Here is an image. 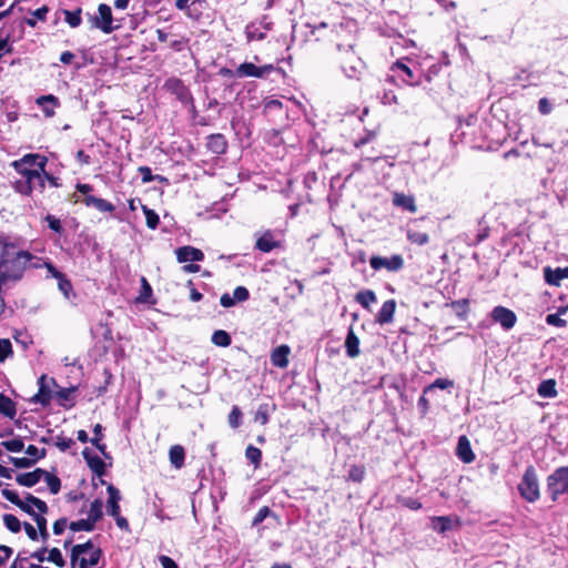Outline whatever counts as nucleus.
I'll return each mask as SVG.
<instances>
[{"instance_id":"obj_1","label":"nucleus","mask_w":568,"mask_h":568,"mask_svg":"<svg viewBox=\"0 0 568 568\" xmlns=\"http://www.w3.org/2000/svg\"><path fill=\"white\" fill-rule=\"evenodd\" d=\"M34 258L32 253L19 250L14 243H4L0 253V294L9 283L14 284L23 277L27 265Z\"/></svg>"},{"instance_id":"obj_2","label":"nucleus","mask_w":568,"mask_h":568,"mask_svg":"<svg viewBox=\"0 0 568 568\" xmlns=\"http://www.w3.org/2000/svg\"><path fill=\"white\" fill-rule=\"evenodd\" d=\"M1 494L8 501L12 503L17 507H19L23 513L28 514L33 518L38 527V537L40 536L43 541H47L49 538V531L47 528L48 521L45 517L36 513L34 509L27 503H23V500L20 499L17 491L3 488Z\"/></svg>"},{"instance_id":"obj_3","label":"nucleus","mask_w":568,"mask_h":568,"mask_svg":"<svg viewBox=\"0 0 568 568\" xmlns=\"http://www.w3.org/2000/svg\"><path fill=\"white\" fill-rule=\"evenodd\" d=\"M423 72L417 63L408 58L398 59L393 62V81L395 78L402 80L407 85H418L422 81Z\"/></svg>"},{"instance_id":"obj_4","label":"nucleus","mask_w":568,"mask_h":568,"mask_svg":"<svg viewBox=\"0 0 568 568\" xmlns=\"http://www.w3.org/2000/svg\"><path fill=\"white\" fill-rule=\"evenodd\" d=\"M520 496L528 503H535L540 497L539 481L535 467L529 465L518 484Z\"/></svg>"},{"instance_id":"obj_5","label":"nucleus","mask_w":568,"mask_h":568,"mask_svg":"<svg viewBox=\"0 0 568 568\" xmlns=\"http://www.w3.org/2000/svg\"><path fill=\"white\" fill-rule=\"evenodd\" d=\"M547 493L551 501H557L559 496L568 494V466L556 468L547 477Z\"/></svg>"},{"instance_id":"obj_6","label":"nucleus","mask_w":568,"mask_h":568,"mask_svg":"<svg viewBox=\"0 0 568 568\" xmlns=\"http://www.w3.org/2000/svg\"><path fill=\"white\" fill-rule=\"evenodd\" d=\"M164 88L183 104H191L194 108V99L190 89L179 78H169Z\"/></svg>"},{"instance_id":"obj_7","label":"nucleus","mask_w":568,"mask_h":568,"mask_svg":"<svg viewBox=\"0 0 568 568\" xmlns=\"http://www.w3.org/2000/svg\"><path fill=\"white\" fill-rule=\"evenodd\" d=\"M277 70L273 64L257 67L252 62H243L235 70L237 78L253 77L258 79L266 78L271 72Z\"/></svg>"},{"instance_id":"obj_8","label":"nucleus","mask_w":568,"mask_h":568,"mask_svg":"<svg viewBox=\"0 0 568 568\" xmlns=\"http://www.w3.org/2000/svg\"><path fill=\"white\" fill-rule=\"evenodd\" d=\"M489 316L491 321L499 324L504 331H510L517 323L515 312L501 305L495 306Z\"/></svg>"},{"instance_id":"obj_9","label":"nucleus","mask_w":568,"mask_h":568,"mask_svg":"<svg viewBox=\"0 0 568 568\" xmlns=\"http://www.w3.org/2000/svg\"><path fill=\"white\" fill-rule=\"evenodd\" d=\"M250 298V292L245 286H237L235 287L233 292V296H231L229 293L222 294L220 298V304L225 307L230 308L236 304V302L242 303Z\"/></svg>"},{"instance_id":"obj_10","label":"nucleus","mask_w":568,"mask_h":568,"mask_svg":"<svg viewBox=\"0 0 568 568\" xmlns=\"http://www.w3.org/2000/svg\"><path fill=\"white\" fill-rule=\"evenodd\" d=\"M98 12H99V20H100V24H101L100 30L103 33L109 34L119 28L118 26H113L112 10H111L110 6H108L105 3L99 4Z\"/></svg>"},{"instance_id":"obj_11","label":"nucleus","mask_w":568,"mask_h":568,"mask_svg":"<svg viewBox=\"0 0 568 568\" xmlns=\"http://www.w3.org/2000/svg\"><path fill=\"white\" fill-rule=\"evenodd\" d=\"M179 263L200 262L204 260V253L196 247L185 245L175 251Z\"/></svg>"},{"instance_id":"obj_12","label":"nucleus","mask_w":568,"mask_h":568,"mask_svg":"<svg viewBox=\"0 0 568 568\" xmlns=\"http://www.w3.org/2000/svg\"><path fill=\"white\" fill-rule=\"evenodd\" d=\"M542 273L544 280L548 285L560 286L561 281L568 278V266L557 268L545 266Z\"/></svg>"},{"instance_id":"obj_13","label":"nucleus","mask_w":568,"mask_h":568,"mask_svg":"<svg viewBox=\"0 0 568 568\" xmlns=\"http://www.w3.org/2000/svg\"><path fill=\"white\" fill-rule=\"evenodd\" d=\"M39 389L38 393L33 395L30 399L32 403L40 404L43 407L48 406L52 398V392L50 386L47 384V376L41 375L38 379Z\"/></svg>"},{"instance_id":"obj_14","label":"nucleus","mask_w":568,"mask_h":568,"mask_svg":"<svg viewBox=\"0 0 568 568\" xmlns=\"http://www.w3.org/2000/svg\"><path fill=\"white\" fill-rule=\"evenodd\" d=\"M47 475V470L43 468H36L29 473H21L16 476V481L18 485L31 488L36 486L41 478Z\"/></svg>"},{"instance_id":"obj_15","label":"nucleus","mask_w":568,"mask_h":568,"mask_svg":"<svg viewBox=\"0 0 568 568\" xmlns=\"http://www.w3.org/2000/svg\"><path fill=\"white\" fill-rule=\"evenodd\" d=\"M79 201H81L88 207H94L99 212L112 213L115 211V206L111 202L101 197H97L94 195H87L83 196L81 200L75 199V202Z\"/></svg>"},{"instance_id":"obj_16","label":"nucleus","mask_w":568,"mask_h":568,"mask_svg":"<svg viewBox=\"0 0 568 568\" xmlns=\"http://www.w3.org/2000/svg\"><path fill=\"white\" fill-rule=\"evenodd\" d=\"M280 246L281 242L274 239V234L270 230L265 231L255 242V248L263 253H270Z\"/></svg>"},{"instance_id":"obj_17","label":"nucleus","mask_w":568,"mask_h":568,"mask_svg":"<svg viewBox=\"0 0 568 568\" xmlns=\"http://www.w3.org/2000/svg\"><path fill=\"white\" fill-rule=\"evenodd\" d=\"M393 205L402 209L403 211H407L409 213H415L417 211L415 197L412 194L393 192Z\"/></svg>"},{"instance_id":"obj_18","label":"nucleus","mask_w":568,"mask_h":568,"mask_svg":"<svg viewBox=\"0 0 568 568\" xmlns=\"http://www.w3.org/2000/svg\"><path fill=\"white\" fill-rule=\"evenodd\" d=\"M206 148L213 154L222 155L226 153L227 150V141L225 136L221 133L210 134L207 136Z\"/></svg>"},{"instance_id":"obj_19","label":"nucleus","mask_w":568,"mask_h":568,"mask_svg":"<svg viewBox=\"0 0 568 568\" xmlns=\"http://www.w3.org/2000/svg\"><path fill=\"white\" fill-rule=\"evenodd\" d=\"M418 220L412 221L406 229L407 240L417 245H425L429 242V236L426 232H422L416 229Z\"/></svg>"},{"instance_id":"obj_20","label":"nucleus","mask_w":568,"mask_h":568,"mask_svg":"<svg viewBox=\"0 0 568 568\" xmlns=\"http://www.w3.org/2000/svg\"><path fill=\"white\" fill-rule=\"evenodd\" d=\"M23 180H17L12 186L17 193L29 196L33 191L37 174L36 172H23Z\"/></svg>"},{"instance_id":"obj_21","label":"nucleus","mask_w":568,"mask_h":568,"mask_svg":"<svg viewBox=\"0 0 568 568\" xmlns=\"http://www.w3.org/2000/svg\"><path fill=\"white\" fill-rule=\"evenodd\" d=\"M456 455L462 462L466 464L475 460V454L473 453L470 443L465 435L458 438Z\"/></svg>"},{"instance_id":"obj_22","label":"nucleus","mask_w":568,"mask_h":568,"mask_svg":"<svg viewBox=\"0 0 568 568\" xmlns=\"http://www.w3.org/2000/svg\"><path fill=\"white\" fill-rule=\"evenodd\" d=\"M290 347L287 345H280L273 349L271 354V362L274 366L285 368L288 365Z\"/></svg>"},{"instance_id":"obj_23","label":"nucleus","mask_w":568,"mask_h":568,"mask_svg":"<svg viewBox=\"0 0 568 568\" xmlns=\"http://www.w3.org/2000/svg\"><path fill=\"white\" fill-rule=\"evenodd\" d=\"M36 103L42 108L47 116H52L54 114L53 109L60 105L59 99L53 94L41 95L36 100Z\"/></svg>"},{"instance_id":"obj_24","label":"nucleus","mask_w":568,"mask_h":568,"mask_svg":"<svg viewBox=\"0 0 568 568\" xmlns=\"http://www.w3.org/2000/svg\"><path fill=\"white\" fill-rule=\"evenodd\" d=\"M169 459L175 469H181L184 466L185 449L182 445H173L169 450Z\"/></svg>"},{"instance_id":"obj_25","label":"nucleus","mask_w":568,"mask_h":568,"mask_svg":"<svg viewBox=\"0 0 568 568\" xmlns=\"http://www.w3.org/2000/svg\"><path fill=\"white\" fill-rule=\"evenodd\" d=\"M445 306L452 308L454 311V313L456 314V316L462 321H465L468 316V313H469V300L468 298L452 301L449 303H446Z\"/></svg>"},{"instance_id":"obj_26","label":"nucleus","mask_w":568,"mask_h":568,"mask_svg":"<svg viewBox=\"0 0 568 568\" xmlns=\"http://www.w3.org/2000/svg\"><path fill=\"white\" fill-rule=\"evenodd\" d=\"M20 162L21 163L19 164V166H22L23 163H27V165H29L30 168L36 166L34 170L43 171V168L47 166L48 159L47 156L38 153H28L20 159Z\"/></svg>"},{"instance_id":"obj_27","label":"nucleus","mask_w":568,"mask_h":568,"mask_svg":"<svg viewBox=\"0 0 568 568\" xmlns=\"http://www.w3.org/2000/svg\"><path fill=\"white\" fill-rule=\"evenodd\" d=\"M345 351L346 355L351 358H354L359 354V338L354 333L353 328H349L346 335Z\"/></svg>"},{"instance_id":"obj_28","label":"nucleus","mask_w":568,"mask_h":568,"mask_svg":"<svg viewBox=\"0 0 568 568\" xmlns=\"http://www.w3.org/2000/svg\"><path fill=\"white\" fill-rule=\"evenodd\" d=\"M455 523L449 516L433 517L432 528L438 534H445L453 529Z\"/></svg>"},{"instance_id":"obj_29","label":"nucleus","mask_w":568,"mask_h":568,"mask_svg":"<svg viewBox=\"0 0 568 568\" xmlns=\"http://www.w3.org/2000/svg\"><path fill=\"white\" fill-rule=\"evenodd\" d=\"M0 414L10 419L17 415V404L3 393H0Z\"/></svg>"},{"instance_id":"obj_30","label":"nucleus","mask_w":568,"mask_h":568,"mask_svg":"<svg viewBox=\"0 0 568 568\" xmlns=\"http://www.w3.org/2000/svg\"><path fill=\"white\" fill-rule=\"evenodd\" d=\"M58 287L68 301L73 305H77L78 294L74 292L72 283L67 276L64 278H60Z\"/></svg>"},{"instance_id":"obj_31","label":"nucleus","mask_w":568,"mask_h":568,"mask_svg":"<svg viewBox=\"0 0 568 568\" xmlns=\"http://www.w3.org/2000/svg\"><path fill=\"white\" fill-rule=\"evenodd\" d=\"M537 393L542 398H554L557 396L556 389V381L555 379H545L542 381L537 388Z\"/></svg>"},{"instance_id":"obj_32","label":"nucleus","mask_w":568,"mask_h":568,"mask_svg":"<svg viewBox=\"0 0 568 568\" xmlns=\"http://www.w3.org/2000/svg\"><path fill=\"white\" fill-rule=\"evenodd\" d=\"M274 404L263 403L260 404L254 416V420L261 423L262 425H266L270 420V413L275 410Z\"/></svg>"},{"instance_id":"obj_33","label":"nucleus","mask_w":568,"mask_h":568,"mask_svg":"<svg viewBox=\"0 0 568 568\" xmlns=\"http://www.w3.org/2000/svg\"><path fill=\"white\" fill-rule=\"evenodd\" d=\"M489 226L485 222V216L480 217L478 221V231L471 240L470 245H478L484 242L489 236Z\"/></svg>"},{"instance_id":"obj_34","label":"nucleus","mask_w":568,"mask_h":568,"mask_svg":"<svg viewBox=\"0 0 568 568\" xmlns=\"http://www.w3.org/2000/svg\"><path fill=\"white\" fill-rule=\"evenodd\" d=\"M102 508H103V503L100 498H97L91 503L88 518L90 519V521L92 524L95 525V523H98L99 520L102 519V517H103Z\"/></svg>"},{"instance_id":"obj_35","label":"nucleus","mask_w":568,"mask_h":568,"mask_svg":"<svg viewBox=\"0 0 568 568\" xmlns=\"http://www.w3.org/2000/svg\"><path fill=\"white\" fill-rule=\"evenodd\" d=\"M211 342L220 347H227L232 343L230 333L224 329H216L211 337Z\"/></svg>"},{"instance_id":"obj_36","label":"nucleus","mask_w":568,"mask_h":568,"mask_svg":"<svg viewBox=\"0 0 568 568\" xmlns=\"http://www.w3.org/2000/svg\"><path fill=\"white\" fill-rule=\"evenodd\" d=\"M78 390V386H71V387H60L55 393L54 395L59 398V399H62V400H65V402H72L70 405H64V404H61L62 406H64L65 408H71L74 406V400H73V397H72V394L75 393Z\"/></svg>"},{"instance_id":"obj_37","label":"nucleus","mask_w":568,"mask_h":568,"mask_svg":"<svg viewBox=\"0 0 568 568\" xmlns=\"http://www.w3.org/2000/svg\"><path fill=\"white\" fill-rule=\"evenodd\" d=\"M152 295H153L152 286L150 285L148 280L144 276H142L140 295L138 296L136 302L151 303L150 298L152 297ZM152 304H154V302H152Z\"/></svg>"},{"instance_id":"obj_38","label":"nucleus","mask_w":568,"mask_h":568,"mask_svg":"<svg viewBox=\"0 0 568 568\" xmlns=\"http://www.w3.org/2000/svg\"><path fill=\"white\" fill-rule=\"evenodd\" d=\"M23 503H27L32 508L36 507L39 510V514L42 515V516H43V514H47L48 510H49V507H48L45 501H43L42 499L33 496L30 493L26 494Z\"/></svg>"},{"instance_id":"obj_39","label":"nucleus","mask_w":568,"mask_h":568,"mask_svg":"<svg viewBox=\"0 0 568 568\" xmlns=\"http://www.w3.org/2000/svg\"><path fill=\"white\" fill-rule=\"evenodd\" d=\"M88 467L92 470L93 474H95L100 478L106 474V464L98 455H94V457L91 460H89Z\"/></svg>"},{"instance_id":"obj_40","label":"nucleus","mask_w":568,"mask_h":568,"mask_svg":"<svg viewBox=\"0 0 568 568\" xmlns=\"http://www.w3.org/2000/svg\"><path fill=\"white\" fill-rule=\"evenodd\" d=\"M355 301L364 308H368L371 303L376 302V295L372 290H363L355 295Z\"/></svg>"},{"instance_id":"obj_41","label":"nucleus","mask_w":568,"mask_h":568,"mask_svg":"<svg viewBox=\"0 0 568 568\" xmlns=\"http://www.w3.org/2000/svg\"><path fill=\"white\" fill-rule=\"evenodd\" d=\"M393 388H396V390L399 394V397H400L402 402L405 405L408 406V405L412 404L413 398H414V394L416 392V389L413 386L404 385V387L402 388L398 385L393 384Z\"/></svg>"},{"instance_id":"obj_42","label":"nucleus","mask_w":568,"mask_h":568,"mask_svg":"<svg viewBox=\"0 0 568 568\" xmlns=\"http://www.w3.org/2000/svg\"><path fill=\"white\" fill-rule=\"evenodd\" d=\"M267 517H276V515L268 506H263L254 516L251 527H258Z\"/></svg>"},{"instance_id":"obj_43","label":"nucleus","mask_w":568,"mask_h":568,"mask_svg":"<svg viewBox=\"0 0 568 568\" xmlns=\"http://www.w3.org/2000/svg\"><path fill=\"white\" fill-rule=\"evenodd\" d=\"M63 14H64V18H65V22L71 27V28H78L81 22H82V18H81V8H78L77 10L74 11H70V10H62Z\"/></svg>"},{"instance_id":"obj_44","label":"nucleus","mask_w":568,"mask_h":568,"mask_svg":"<svg viewBox=\"0 0 568 568\" xmlns=\"http://www.w3.org/2000/svg\"><path fill=\"white\" fill-rule=\"evenodd\" d=\"M142 211L145 215L146 226L151 230H155L160 224L159 214L146 205H142Z\"/></svg>"},{"instance_id":"obj_45","label":"nucleus","mask_w":568,"mask_h":568,"mask_svg":"<svg viewBox=\"0 0 568 568\" xmlns=\"http://www.w3.org/2000/svg\"><path fill=\"white\" fill-rule=\"evenodd\" d=\"M245 457L254 465L255 468L260 467L262 460V452L260 448L248 445L245 449Z\"/></svg>"},{"instance_id":"obj_46","label":"nucleus","mask_w":568,"mask_h":568,"mask_svg":"<svg viewBox=\"0 0 568 568\" xmlns=\"http://www.w3.org/2000/svg\"><path fill=\"white\" fill-rule=\"evenodd\" d=\"M3 524H4L6 528L13 534L19 532L22 527L21 521L12 514L3 515Z\"/></svg>"},{"instance_id":"obj_47","label":"nucleus","mask_w":568,"mask_h":568,"mask_svg":"<svg viewBox=\"0 0 568 568\" xmlns=\"http://www.w3.org/2000/svg\"><path fill=\"white\" fill-rule=\"evenodd\" d=\"M0 446L11 453H20L24 448V443L20 437H16L10 440H3Z\"/></svg>"},{"instance_id":"obj_48","label":"nucleus","mask_w":568,"mask_h":568,"mask_svg":"<svg viewBox=\"0 0 568 568\" xmlns=\"http://www.w3.org/2000/svg\"><path fill=\"white\" fill-rule=\"evenodd\" d=\"M43 479L45 480L49 490L52 495H57L61 489V480L58 476L49 473L47 470V475H44Z\"/></svg>"},{"instance_id":"obj_49","label":"nucleus","mask_w":568,"mask_h":568,"mask_svg":"<svg viewBox=\"0 0 568 568\" xmlns=\"http://www.w3.org/2000/svg\"><path fill=\"white\" fill-rule=\"evenodd\" d=\"M94 526L95 525L92 524L89 518L71 521L69 524V528L72 531H92Z\"/></svg>"},{"instance_id":"obj_50","label":"nucleus","mask_w":568,"mask_h":568,"mask_svg":"<svg viewBox=\"0 0 568 568\" xmlns=\"http://www.w3.org/2000/svg\"><path fill=\"white\" fill-rule=\"evenodd\" d=\"M242 410L239 406L234 405L229 414V425L231 428H239L242 425Z\"/></svg>"},{"instance_id":"obj_51","label":"nucleus","mask_w":568,"mask_h":568,"mask_svg":"<svg viewBox=\"0 0 568 568\" xmlns=\"http://www.w3.org/2000/svg\"><path fill=\"white\" fill-rule=\"evenodd\" d=\"M48 554L49 555L47 557V561H50L60 568L65 566V559L63 558L62 552L59 548H51L48 550Z\"/></svg>"},{"instance_id":"obj_52","label":"nucleus","mask_w":568,"mask_h":568,"mask_svg":"<svg viewBox=\"0 0 568 568\" xmlns=\"http://www.w3.org/2000/svg\"><path fill=\"white\" fill-rule=\"evenodd\" d=\"M376 322L379 324L390 323V300L385 301L376 315Z\"/></svg>"},{"instance_id":"obj_53","label":"nucleus","mask_w":568,"mask_h":568,"mask_svg":"<svg viewBox=\"0 0 568 568\" xmlns=\"http://www.w3.org/2000/svg\"><path fill=\"white\" fill-rule=\"evenodd\" d=\"M44 221L48 223V226L54 233L62 235L64 233V227L62 226L61 221L52 214H47Z\"/></svg>"},{"instance_id":"obj_54","label":"nucleus","mask_w":568,"mask_h":568,"mask_svg":"<svg viewBox=\"0 0 568 568\" xmlns=\"http://www.w3.org/2000/svg\"><path fill=\"white\" fill-rule=\"evenodd\" d=\"M365 476V468L364 466L353 465L351 466L348 474H347V480H352L354 483H361L364 479Z\"/></svg>"},{"instance_id":"obj_55","label":"nucleus","mask_w":568,"mask_h":568,"mask_svg":"<svg viewBox=\"0 0 568 568\" xmlns=\"http://www.w3.org/2000/svg\"><path fill=\"white\" fill-rule=\"evenodd\" d=\"M9 462L13 464L16 468L23 469V468H31L36 465V459H31L28 457H12L9 456Z\"/></svg>"},{"instance_id":"obj_56","label":"nucleus","mask_w":568,"mask_h":568,"mask_svg":"<svg viewBox=\"0 0 568 568\" xmlns=\"http://www.w3.org/2000/svg\"><path fill=\"white\" fill-rule=\"evenodd\" d=\"M371 267L375 271L385 267L390 271V258L381 257V256H372L369 260Z\"/></svg>"},{"instance_id":"obj_57","label":"nucleus","mask_w":568,"mask_h":568,"mask_svg":"<svg viewBox=\"0 0 568 568\" xmlns=\"http://www.w3.org/2000/svg\"><path fill=\"white\" fill-rule=\"evenodd\" d=\"M13 355L11 342L7 338H0V362H4Z\"/></svg>"},{"instance_id":"obj_58","label":"nucleus","mask_w":568,"mask_h":568,"mask_svg":"<svg viewBox=\"0 0 568 568\" xmlns=\"http://www.w3.org/2000/svg\"><path fill=\"white\" fill-rule=\"evenodd\" d=\"M453 385H454V382L450 379L437 378L425 388L424 394L433 390L434 388L447 389L449 387H453Z\"/></svg>"},{"instance_id":"obj_59","label":"nucleus","mask_w":568,"mask_h":568,"mask_svg":"<svg viewBox=\"0 0 568 568\" xmlns=\"http://www.w3.org/2000/svg\"><path fill=\"white\" fill-rule=\"evenodd\" d=\"M545 322H546V324H548L550 326H556V327H560V328L567 326V321L561 318L559 316V314H556V313L546 315Z\"/></svg>"},{"instance_id":"obj_60","label":"nucleus","mask_w":568,"mask_h":568,"mask_svg":"<svg viewBox=\"0 0 568 568\" xmlns=\"http://www.w3.org/2000/svg\"><path fill=\"white\" fill-rule=\"evenodd\" d=\"M26 454L28 456H30L31 459H36V463H37L39 459H42L45 457L47 450H45V448L39 449L34 445H29L26 448Z\"/></svg>"},{"instance_id":"obj_61","label":"nucleus","mask_w":568,"mask_h":568,"mask_svg":"<svg viewBox=\"0 0 568 568\" xmlns=\"http://www.w3.org/2000/svg\"><path fill=\"white\" fill-rule=\"evenodd\" d=\"M245 33L248 41L263 40L266 37V34L264 32H260L258 29L253 23L246 27Z\"/></svg>"},{"instance_id":"obj_62","label":"nucleus","mask_w":568,"mask_h":568,"mask_svg":"<svg viewBox=\"0 0 568 568\" xmlns=\"http://www.w3.org/2000/svg\"><path fill=\"white\" fill-rule=\"evenodd\" d=\"M104 384L98 387V396L103 395L108 390V386L113 379V375L109 368L103 369Z\"/></svg>"},{"instance_id":"obj_63","label":"nucleus","mask_w":568,"mask_h":568,"mask_svg":"<svg viewBox=\"0 0 568 568\" xmlns=\"http://www.w3.org/2000/svg\"><path fill=\"white\" fill-rule=\"evenodd\" d=\"M106 491L109 495L106 503H119L121 500L120 490L112 484H108Z\"/></svg>"},{"instance_id":"obj_64","label":"nucleus","mask_w":568,"mask_h":568,"mask_svg":"<svg viewBox=\"0 0 568 568\" xmlns=\"http://www.w3.org/2000/svg\"><path fill=\"white\" fill-rule=\"evenodd\" d=\"M74 445V440L72 438H64L62 436L57 437L55 446L61 450L65 452Z\"/></svg>"}]
</instances>
